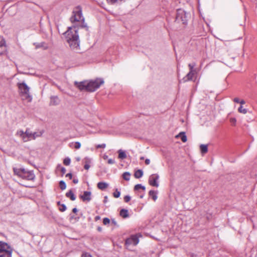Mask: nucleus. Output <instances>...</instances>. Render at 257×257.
Segmentation results:
<instances>
[{
  "instance_id": "1",
  "label": "nucleus",
  "mask_w": 257,
  "mask_h": 257,
  "mask_svg": "<svg viewBox=\"0 0 257 257\" xmlns=\"http://www.w3.org/2000/svg\"><path fill=\"white\" fill-rule=\"evenodd\" d=\"M104 81L101 78H97L94 80L84 81L80 82L75 81L74 85L79 90L93 92L98 88L100 85L103 84Z\"/></svg>"
},
{
  "instance_id": "2",
  "label": "nucleus",
  "mask_w": 257,
  "mask_h": 257,
  "mask_svg": "<svg viewBox=\"0 0 257 257\" xmlns=\"http://www.w3.org/2000/svg\"><path fill=\"white\" fill-rule=\"evenodd\" d=\"M78 28L73 26L69 27L68 30L64 33L67 42L72 49H77L79 46Z\"/></svg>"
},
{
  "instance_id": "3",
  "label": "nucleus",
  "mask_w": 257,
  "mask_h": 257,
  "mask_svg": "<svg viewBox=\"0 0 257 257\" xmlns=\"http://www.w3.org/2000/svg\"><path fill=\"white\" fill-rule=\"evenodd\" d=\"M15 175L26 180H33L35 175L33 171H28L25 169L15 168L13 169Z\"/></svg>"
},
{
  "instance_id": "4",
  "label": "nucleus",
  "mask_w": 257,
  "mask_h": 257,
  "mask_svg": "<svg viewBox=\"0 0 257 257\" xmlns=\"http://www.w3.org/2000/svg\"><path fill=\"white\" fill-rule=\"evenodd\" d=\"M190 17V13L186 12L183 9H178L176 11L175 22L183 25H187Z\"/></svg>"
},
{
  "instance_id": "5",
  "label": "nucleus",
  "mask_w": 257,
  "mask_h": 257,
  "mask_svg": "<svg viewBox=\"0 0 257 257\" xmlns=\"http://www.w3.org/2000/svg\"><path fill=\"white\" fill-rule=\"evenodd\" d=\"M19 89L20 91L21 96L23 97V99L28 100L30 102L32 97L29 93L30 88L25 82L19 83L18 84Z\"/></svg>"
},
{
  "instance_id": "6",
  "label": "nucleus",
  "mask_w": 257,
  "mask_h": 257,
  "mask_svg": "<svg viewBox=\"0 0 257 257\" xmlns=\"http://www.w3.org/2000/svg\"><path fill=\"white\" fill-rule=\"evenodd\" d=\"M70 21L72 23L75 22H83L84 19L82 17V10L80 6L76 7L73 11V15L70 18Z\"/></svg>"
},
{
  "instance_id": "7",
  "label": "nucleus",
  "mask_w": 257,
  "mask_h": 257,
  "mask_svg": "<svg viewBox=\"0 0 257 257\" xmlns=\"http://www.w3.org/2000/svg\"><path fill=\"white\" fill-rule=\"evenodd\" d=\"M139 242L138 237L136 235H133L130 237L127 238L125 241V245L127 248L131 246H135Z\"/></svg>"
},
{
  "instance_id": "8",
  "label": "nucleus",
  "mask_w": 257,
  "mask_h": 257,
  "mask_svg": "<svg viewBox=\"0 0 257 257\" xmlns=\"http://www.w3.org/2000/svg\"><path fill=\"white\" fill-rule=\"evenodd\" d=\"M159 179V176L158 174H153L149 177V183L151 185L155 187L159 186V183L157 181Z\"/></svg>"
},
{
  "instance_id": "9",
  "label": "nucleus",
  "mask_w": 257,
  "mask_h": 257,
  "mask_svg": "<svg viewBox=\"0 0 257 257\" xmlns=\"http://www.w3.org/2000/svg\"><path fill=\"white\" fill-rule=\"evenodd\" d=\"M80 198L83 202H89L91 200V192L90 191H84L83 195H80Z\"/></svg>"
},
{
  "instance_id": "10",
  "label": "nucleus",
  "mask_w": 257,
  "mask_h": 257,
  "mask_svg": "<svg viewBox=\"0 0 257 257\" xmlns=\"http://www.w3.org/2000/svg\"><path fill=\"white\" fill-rule=\"evenodd\" d=\"M6 51V42L3 37H0V55H3Z\"/></svg>"
},
{
  "instance_id": "11",
  "label": "nucleus",
  "mask_w": 257,
  "mask_h": 257,
  "mask_svg": "<svg viewBox=\"0 0 257 257\" xmlns=\"http://www.w3.org/2000/svg\"><path fill=\"white\" fill-rule=\"evenodd\" d=\"M13 249L11 247L2 252H0V257H12Z\"/></svg>"
},
{
  "instance_id": "12",
  "label": "nucleus",
  "mask_w": 257,
  "mask_h": 257,
  "mask_svg": "<svg viewBox=\"0 0 257 257\" xmlns=\"http://www.w3.org/2000/svg\"><path fill=\"white\" fill-rule=\"evenodd\" d=\"M194 73L192 72H189L182 79L179 80V83H184L192 79Z\"/></svg>"
},
{
  "instance_id": "13",
  "label": "nucleus",
  "mask_w": 257,
  "mask_h": 257,
  "mask_svg": "<svg viewBox=\"0 0 257 257\" xmlns=\"http://www.w3.org/2000/svg\"><path fill=\"white\" fill-rule=\"evenodd\" d=\"M60 101V99L57 96H51L50 102V105L54 106L57 105L59 104Z\"/></svg>"
},
{
  "instance_id": "14",
  "label": "nucleus",
  "mask_w": 257,
  "mask_h": 257,
  "mask_svg": "<svg viewBox=\"0 0 257 257\" xmlns=\"http://www.w3.org/2000/svg\"><path fill=\"white\" fill-rule=\"evenodd\" d=\"M10 247H11V246L9 245L7 243L0 241V252H2V251H3L6 249H8Z\"/></svg>"
},
{
  "instance_id": "15",
  "label": "nucleus",
  "mask_w": 257,
  "mask_h": 257,
  "mask_svg": "<svg viewBox=\"0 0 257 257\" xmlns=\"http://www.w3.org/2000/svg\"><path fill=\"white\" fill-rule=\"evenodd\" d=\"M176 137L180 138L183 143H185L187 140L185 133L183 132H180Z\"/></svg>"
},
{
  "instance_id": "16",
  "label": "nucleus",
  "mask_w": 257,
  "mask_h": 257,
  "mask_svg": "<svg viewBox=\"0 0 257 257\" xmlns=\"http://www.w3.org/2000/svg\"><path fill=\"white\" fill-rule=\"evenodd\" d=\"M171 1L169 0H164L162 1V3H163V5L165 6V7H163V8L165 9V11H167L168 13H170V8L169 5Z\"/></svg>"
},
{
  "instance_id": "17",
  "label": "nucleus",
  "mask_w": 257,
  "mask_h": 257,
  "mask_svg": "<svg viewBox=\"0 0 257 257\" xmlns=\"http://www.w3.org/2000/svg\"><path fill=\"white\" fill-rule=\"evenodd\" d=\"M97 187L100 190H104L108 186V184L105 182H100L97 184Z\"/></svg>"
},
{
  "instance_id": "18",
  "label": "nucleus",
  "mask_w": 257,
  "mask_h": 257,
  "mask_svg": "<svg viewBox=\"0 0 257 257\" xmlns=\"http://www.w3.org/2000/svg\"><path fill=\"white\" fill-rule=\"evenodd\" d=\"M119 214L123 218H127L128 217V210L125 209H122L120 211Z\"/></svg>"
},
{
  "instance_id": "19",
  "label": "nucleus",
  "mask_w": 257,
  "mask_h": 257,
  "mask_svg": "<svg viewBox=\"0 0 257 257\" xmlns=\"http://www.w3.org/2000/svg\"><path fill=\"white\" fill-rule=\"evenodd\" d=\"M66 196L67 197L69 198L71 200L74 201L76 199V197L71 190H69L66 193Z\"/></svg>"
},
{
  "instance_id": "20",
  "label": "nucleus",
  "mask_w": 257,
  "mask_h": 257,
  "mask_svg": "<svg viewBox=\"0 0 257 257\" xmlns=\"http://www.w3.org/2000/svg\"><path fill=\"white\" fill-rule=\"evenodd\" d=\"M118 158L120 159H124L126 158V155L123 151L122 150H119L118 151Z\"/></svg>"
},
{
  "instance_id": "21",
  "label": "nucleus",
  "mask_w": 257,
  "mask_h": 257,
  "mask_svg": "<svg viewBox=\"0 0 257 257\" xmlns=\"http://www.w3.org/2000/svg\"><path fill=\"white\" fill-rule=\"evenodd\" d=\"M200 149L202 154H205L208 151V146L207 145L202 144L200 146Z\"/></svg>"
},
{
  "instance_id": "22",
  "label": "nucleus",
  "mask_w": 257,
  "mask_h": 257,
  "mask_svg": "<svg viewBox=\"0 0 257 257\" xmlns=\"http://www.w3.org/2000/svg\"><path fill=\"white\" fill-rule=\"evenodd\" d=\"M31 140H33V135L32 132L29 133L27 136H26V137H25L24 138V142H27Z\"/></svg>"
},
{
  "instance_id": "23",
  "label": "nucleus",
  "mask_w": 257,
  "mask_h": 257,
  "mask_svg": "<svg viewBox=\"0 0 257 257\" xmlns=\"http://www.w3.org/2000/svg\"><path fill=\"white\" fill-rule=\"evenodd\" d=\"M149 196L152 197L154 201H156L157 199V193L153 190L150 191Z\"/></svg>"
},
{
  "instance_id": "24",
  "label": "nucleus",
  "mask_w": 257,
  "mask_h": 257,
  "mask_svg": "<svg viewBox=\"0 0 257 257\" xmlns=\"http://www.w3.org/2000/svg\"><path fill=\"white\" fill-rule=\"evenodd\" d=\"M143 175V172L142 170H138L135 172L134 176L136 178H140L142 177Z\"/></svg>"
},
{
  "instance_id": "25",
  "label": "nucleus",
  "mask_w": 257,
  "mask_h": 257,
  "mask_svg": "<svg viewBox=\"0 0 257 257\" xmlns=\"http://www.w3.org/2000/svg\"><path fill=\"white\" fill-rule=\"evenodd\" d=\"M131 174L129 172H125L122 174V178L126 181H128L130 179Z\"/></svg>"
},
{
  "instance_id": "26",
  "label": "nucleus",
  "mask_w": 257,
  "mask_h": 257,
  "mask_svg": "<svg viewBox=\"0 0 257 257\" xmlns=\"http://www.w3.org/2000/svg\"><path fill=\"white\" fill-rule=\"evenodd\" d=\"M43 133V131H41L40 132H34L33 133V140L36 139V138L41 137Z\"/></svg>"
},
{
  "instance_id": "27",
  "label": "nucleus",
  "mask_w": 257,
  "mask_h": 257,
  "mask_svg": "<svg viewBox=\"0 0 257 257\" xmlns=\"http://www.w3.org/2000/svg\"><path fill=\"white\" fill-rule=\"evenodd\" d=\"M16 135L17 136L21 137L22 138L23 141H24V138L25 137V133L24 132V131H23L22 130L18 131L16 133Z\"/></svg>"
},
{
  "instance_id": "28",
  "label": "nucleus",
  "mask_w": 257,
  "mask_h": 257,
  "mask_svg": "<svg viewBox=\"0 0 257 257\" xmlns=\"http://www.w3.org/2000/svg\"><path fill=\"white\" fill-rule=\"evenodd\" d=\"M59 187L62 190H64L66 188V185L64 181H60L59 182Z\"/></svg>"
},
{
  "instance_id": "29",
  "label": "nucleus",
  "mask_w": 257,
  "mask_h": 257,
  "mask_svg": "<svg viewBox=\"0 0 257 257\" xmlns=\"http://www.w3.org/2000/svg\"><path fill=\"white\" fill-rule=\"evenodd\" d=\"M140 189H142L143 190H145V187L144 186L142 185L141 184H137L135 186V190H138Z\"/></svg>"
},
{
  "instance_id": "30",
  "label": "nucleus",
  "mask_w": 257,
  "mask_h": 257,
  "mask_svg": "<svg viewBox=\"0 0 257 257\" xmlns=\"http://www.w3.org/2000/svg\"><path fill=\"white\" fill-rule=\"evenodd\" d=\"M238 112H239L240 113H242L243 114H245L247 113V110L245 108H243V107L242 106H240L238 108Z\"/></svg>"
},
{
  "instance_id": "31",
  "label": "nucleus",
  "mask_w": 257,
  "mask_h": 257,
  "mask_svg": "<svg viewBox=\"0 0 257 257\" xmlns=\"http://www.w3.org/2000/svg\"><path fill=\"white\" fill-rule=\"evenodd\" d=\"M71 162V160L69 158L67 157L65 158L63 160V164L66 166H68L70 165Z\"/></svg>"
},
{
  "instance_id": "32",
  "label": "nucleus",
  "mask_w": 257,
  "mask_h": 257,
  "mask_svg": "<svg viewBox=\"0 0 257 257\" xmlns=\"http://www.w3.org/2000/svg\"><path fill=\"white\" fill-rule=\"evenodd\" d=\"M85 163H86V164H85L84 168L86 170H88L89 168H90V165L88 164L89 163V161L88 160V159H86Z\"/></svg>"
},
{
  "instance_id": "33",
  "label": "nucleus",
  "mask_w": 257,
  "mask_h": 257,
  "mask_svg": "<svg viewBox=\"0 0 257 257\" xmlns=\"http://www.w3.org/2000/svg\"><path fill=\"white\" fill-rule=\"evenodd\" d=\"M110 223V219L108 218H104L103 219V223L104 225H107Z\"/></svg>"
},
{
  "instance_id": "34",
  "label": "nucleus",
  "mask_w": 257,
  "mask_h": 257,
  "mask_svg": "<svg viewBox=\"0 0 257 257\" xmlns=\"http://www.w3.org/2000/svg\"><path fill=\"white\" fill-rule=\"evenodd\" d=\"M120 194V192L117 191V190L116 189V191L113 193V196L115 198H118L119 197Z\"/></svg>"
},
{
  "instance_id": "35",
  "label": "nucleus",
  "mask_w": 257,
  "mask_h": 257,
  "mask_svg": "<svg viewBox=\"0 0 257 257\" xmlns=\"http://www.w3.org/2000/svg\"><path fill=\"white\" fill-rule=\"evenodd\" d=\"M230 122L232 125H235L236 122V119L234 117H231L230 118Z\"/></svg>"
},
{
  "instance_id": "36",
  "label": "nucleus",
  "mask_w": 257,
  "mask_h": 257,
  "mask_svg": "<svg viewBox=\"0 0 257 257\" xmlns=\"http://www.w3.org/2000/svg\"><path fill=\"white\" fill-rule=\"evenodd\" d=\"M131 197L129 195H126L124 197V201L125 202H128L131 200Z\"/></svg>"
},
{
  "instance_id": "37",
  "label": "nucleus",
  "mask_w": 257,
  "mask_h": 257,
  "mask_svg": "<svg viewBox=\"0 0 257 257\" xmlns=\"http://www.w3.org/2000/svg\"><path fill=\"white\" fill-rule=\"evenodd\" d=\"M80 147H81V144L79 142H77L75 143L74 148L75 149H78L80 148Z\"/></svg>"
},
{
  "instance_id": "38",
  "label": "nucleus",
  "mask_w": 257,
  "mask_h": 257,
  "mask_svg": "<svg viewBox=\"0 0 257 257\" xmlns=\"http://www.w3.org/2000/svg\"><path fill=\"white\" fill-rule=\"evenodd\" d=\"M66 209V206L65 204H62L61 205V207L59 209L60 211H61L62 212L65 211Z\"/></svg>"
},
{
  "instance_id": "39",
  "label": "nucleus",
  "mask_w": 257,
  "mask_h": 257,
  "mask_svg": "<svg viewBox=\"0 0 257 257\" xmlns=\"http://www.w3.org/2000/svg\"><path fill=\"white\" fill-rule=\"evenodd\" d=\"M195 66V63H194V64H189L188 66L189 67L190 71V72H193V68H194V67Z\"/></svg>"
},
{
  "instance_id": "40",
  "label": "nucleus",
  "mask_w": 257,
  "mask_h": 257,
  "mask_svg": "<svg viewBox=\"0 0 257 257\" xmlns=\"http://www.w3.org/2000/svg\"><path fill=\"white\" fill-rule=\"evenodd\" d=\"M105 147H106V145L105 144H102L101 145H97L96 147L97 149H99V148H105Z\"/></svg>"
},
{
  "instance_id": "41",
  "label": "nucleus",
  "mask_w": 257,
  "mask_h": 257,
  "mask_svg": "<svg viewBox=\"0 0 257 257\" xmlns=\"http://www.w3.org/2000/svg\"><path fill=\"white\" fill-rule=\"evenodd\" d=\"M107 163L109 164H113L115 163V161L113 159H109L108 160Z\"/></svg>"
},
{
  "instance_id": "42",
  "label": "nucleus",
  "mask_w": 257,
  "mask_h": 257,
  "mask_svg": "<svg viewBox=\"0 0 257 257\" xmlns=\"http://www.w3.org/2000/svg\"><path fill=\"white\" fill-rule=\"evenodd\" d=\"M31 132L30 131V128H27L26 130V132H24L25 133V137L26 136H27L29 133H31Z\"/></svg>"
},
{
  "instance_id": "43",
  "label": "nucleus",
  "mask_w": 257,
  "mask_h": 257,
  "mask_svg": "<svg viewBox=\"0 0 257 257\" xmlns=\"http://www.w3.org/2000/svg\"><path fill=\"white\" fill-rule=\"evenodd\" d=\"M61 172L62 175H64L65 173V172H66L65 168H64V167H62L61 169Z\"/></svg>"
},
{
  "instance_id": "44",
  "label": "nucleus",
  "mask_w": 257,
  "mask_h": 257,
  "mask_svg": "<svg viewBox=\"0 0 257 257\" xmlns=\"http://www.w3.org/2000/svg\"><path fill=\"white\" fill-rule=\"evenodd\" d=\"M111 223H112V224H113L114 225L117 226V222H116V221L115 220V219H111Z\"/></svg>"
},
{
  "instance_id": "45",
  "label": "nucleus",
  "mask_w": 257,
  "mask_h": 257,
  "mask_svg": "<svg viewBox=\"0 0 257 257\" xmlns=\"http://www.w3.org/2000/svg\"><path fill=\"white\" fill-rule=\"evenodd\" d=\"M80 27L81 28H85L86 29V31H87L88 30V28L86 26V25H84V24H83L82 25H81Z\"/></svg>"
},
{
  "instance_id": "46",
  "label": "nucleus",
  "mask_w": 257,
  "mask_h": 257,
  "mask_svg": "<svg viewBox=\"0 0 257 257\" xmlns=\"http://www.w3.org/2000/svg\"><path fill=\"white\" fill-rule=\"evenodd\" d=\"M233 101H234V102H235L236 103H239V102H240L239 98H238L237 97L234 98L233 99Z\"/></svg>"
},
{
  "instance_id": "47",
  "label": "nucleus",
  "mask_w": 257,
  "mask_h": 257,
  "mask_svg": "<svg viewBox=\"0 0 257 257\" xmlns=\"http://www.w3.org/2000/svg\"><path fill=\"white\" fill-rule=\"evenodd\" d=\"M66 177H69L70 179H72V175L71 173H68L66 175Z\"/></svg>"
},
{
  "instance_id": "48",
  "label": "nucleus",
  "mask_w": 257,
  "mask_h": 257,
  "mask_svg": "<svg viewBox=\"0 0 257 257\" xmlns=\"http://www.w3.org/2000/svg\"><path fill=\"white\" fill-rule=\"evenodd\" d=\"M150 161L149 159H146L145 164L146 165H149L150 164Z\"/></svg>"
},
{
  "instance_id": "49",
  "label": "nucleus",
  "mask_w": 257,
  "mask_h": 257,
  "mask_svg": "<svg viewBox=\"0 0 257 257\" xmlns=\"http://www.w3.org/2000/svg\"><path fill=\"white\" fill-rule=\"evenodd\" d=\"M81 257H91V256L90 255L85 253V254H83L82 255Z\"/></svg>"
},
{
  "instance_id": "50",
  "label": "nucleus",
  "mask_w": 257,
  "mask_h": 257,
  "mask_svg": "<svg viewBox=\"0 0 257 257\" xmlns=\"http://www.w3.org/2000/svg\"><path fill=\"white\" fill-rule=\"evenodd\" d=\"M73 182L74 184H77L78 182V180L77 179H74L73 180Z\"/></svg>"
},
{
  "instance_id": "51",
  "label": "nucleus",
  "mask_w": 257,
  "mask_h": 257,
  "mask_svg": "<svg viewBox=\"0 0 257 257\" xmlns=\"http://www.w3.org/2000/svg\"><path fill=\"white\" fill-rule=\"evenodd\" d=\"M100 219V217L99 216H96L95 217V220L97 221Z\"/></svg>"
},
{
  "instance_id": "52",
  "label": "nucleus",
  "mask_w": 257,
  "mask_h": 257,
  "mask_svg": "<svg viewBox=\"0 0 257 257\" xmlns=\"http://www.w3.org/2000/svg\"><path fill=\"white\" fill-rule=\"evenodd\" d=\"M72 212L73 213H76L77 212V209L76 208H74L73 209H72Z\"/></svg>"
},
{
  "instance_id": "53",
  "label": "nucleus",
  "mask_w": 257,
  "mask_h": 257,
  "mask_svg": "<svg viewBox=\"0 0 257 257\" xmlns=\"http://www.w3.org/2000/svg\"><path fill=\"white\" fill-rule=\"evenodd\" d=\"M107 201V197L105 196L103 202H104V203H106Z\"/></svg>"
},
{
  "instance_id": "54",
  "label": "nucleus",
  "mask_w": 257,
  "mask_h": 257,
  "mask_svg": "<svg viewBox=\"0 0 257 257\" xmlns=\"http://www.w3.org/2000/svg\"><path fill=\"white\" fill-rule=\"evenodd\" d=\"M245 103V101L243 100H241V101H240L239 102V103H240L241 104H243Z\"/></svg>"
},
{
  "instance_id": "55",
  "label": "nucleus",
  "mask_w": 257,
  "mask_h": 257,
  "mask_svg": "<svg viewBox=\"0 0 257 257\" xmlns=\"http://www.w3.org/2000/svg\"><path fill=\"white\" fill-rule=\"evenodd\" d=\"M97 230L99 231H101L102 230V228L101 227H97Z\"/></svg>"
},
{
  "instance_id": "56",
  "label": "nucleus",
  "mask_w": 257,
  "mask_h": 257,
  "mask_svg": "<svg viewBox=\"0 0 257 257\" xmlns=\"http://www.w3.org/2000/svg\"><path fill=\"white\" fill-rule=\"evenodd\" d=\"M107 158H108V156H106V155H104V156H103V159H104V160L107 159Z\"/></svg>"
},
{
  "instance_id": "57",
  "label": "nucleus",
  "mask_w": 257,
  "mask_h": 257,
  "mask_svg": "<svg viewBox=\"0 0 257 257\" xmlns=\"http://www.w3.org/2000/svg\"><path fill=\"white\" fill-rule=\"evenodd\" d=\"M140 159L141 160H144V157H141Z\"/></svg>"
},
{
  "instance_id": "58",
  "label": "nucleus",
  "mask_w": 257,
  "mask_h": 257,
  "mask_svg": "<svg viewBox=\"0 0 257 257\" xmlns=\"http://www.w3.org/2000/svg\"><path fill=\"white\" fill-rule=\"evenodd\" d=\"M143 195H141V196H140V198H143Z\"/></svg>"
},
{
  "instance_id": "59",
  "label": "nucleus",
  "mask_w": 257,
  "mask_h": 257,
  "mask_svg": "<svg viewBox=\"0 0 257 257\" xmlns=\"http://www.w3.org/2000/svg\"><path fill=\"white\" fill-rule=\"evenodd\" d=\"M77 160V161H79V160H80V159H79V158H78Z\"/></svg>"
}]
</instances>
